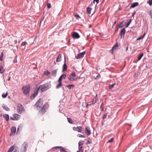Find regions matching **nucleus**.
<instances>
[{"mask_svg": "<svg viewBox=\"0 0 152 152\" xmlns=\"http://www.w3.org/2000/svg\"><path fill=\"white\" fill-rule=\"evenodd\" d=\"M50 87V84L46 83L40 86L39 88L38 89V90L40 91L41 92H42L46 91Z\"/></svg>", "mask_w": 152, "mask_h": 152, "instance_id": "1", "label": "nucleus"}, {"mask_svg": "<svg viewBox=\"0 0 152 152\" xmlns=\"http://www.w3.org/2000/svg\"><path fill=\"white\" fill-rule=\"evenodd\" d=\"M43 104V100L42 99H39L36 102L34 105V107L37 110H39L42 106Z\"/></svg>", "mask_w": 152, "mask_h": 152, "instance_id": "2", "label": "nucleus"}, {"mask_svg": "<svg viewBox=\"0 0 152 152\" xmlns=\"http://www.w3.org/2000/svg\"><path fill=\"white\" fill-rule=\"evenodd\" d=\"M76 77V75L75 72H72L69 75L68 80L71 81H76L77 80V78Z\"/></svg>", "mask_w": 152, "mask_h": 152, "instance_id": "3", "label": "nucleus"}, {"mask_svg": "<svg viewBox=\"0 0 152 152\" xmlns=\"http://www.w3.org/2000/svg\"><path fill=\"white\" fill-rule=\"evenodd\" d=\"M22 90L24 94L27 96L29 95L30 87L26 86H23L22 88Z\"/></svg>", "mask_w": 152, "mask_h": 152, "instance_id": "4", "label": "nucleus"}, {"mask_svg": "<svg viewBox=\"0 0 152 152\" xmlns=\"http://www.w3.org/2000/svg\"><path fill=\"white\" fill-rule=\"evenodd\" d=\"M17 112L20 114L25 111V110L23 106L20 104H18L17 107Z\"/></svg>", "mask_w": 152, "mask_h": 152, "instance_id": "5", "label": "nucleus"}, {"mask_svg": "<svg viewBox=\"0 0 152 152\" xmlns=\"http://www.w3.org/2000/svg\"><path fill=\"white\" fill-rule=\"evenodd\" d=\"M48 107V104H45L39 110V112L42 113V114H43L46 112V110H47Z\"/></svg>", "mask_w": 152, "mask_h": 152, "instance_id": "6", "label": "nucleus"}, {"mask_svg": "<svg viewBox=\"0 0 152 152\" xmlns=\"http://www.w3.org/2000/svg\"><path fill=\"white\" fill-rule=\"evenodd\" d=\"M15 149V150L13 152H18L19 151L18 148L16 146L15 144L9 148L8 152H12Z\"/></svg>", "mask_w": 152, "mask_h": 152, "instance_id": "7", "label": "nucleus"}, {"mask_svg": "<svg viewBox=\"0 0 152 152\" xmlns=\"http://www.w3.org/2000/svg\"><path fill=\"white\" fill-rule=\"evenodd\" d=\"M85 53L86 52L85 51H84L82 53L78 54L76 57V58L77 59H79L82 58L83 57Z\"/></svg>", "mask_w": 152, "mask_h": 152, "instance_id": "8", "label": "nucleus"}, {"mask_svg": "<svg viewBox=\"0 0 152 152\" xmlns=\"http://www.w3.org/2000/svg\"><path fill=\"white\" fill-rule=\"evenodd\" d=\"M82 129L81 126L74 127L73 128V129L74 131H77L79 132H82Z\"/></svg>", "mask_w": 152, "mask_h": 152, "instance_id": "9", "label": "nucleus"}, {"mask_svg": "<svg viewBox=\"0 0 152 152\" xmlns=\"http://www.w3.org/2000/svg\"><path fill=\"white\" fill-rule=\"evenodd\" d=\"M11 132L10 134V135H14L16 131V128L14 127H12L11 129Z\"/></svg>", "mask_w": 152, "mask_h": 152, "instance_id": "10", "label": "nucleus"}, {"mask_svg": "<svg viewBox=\"0 0 152 152\" xmlns=\"http://www.w3.org/2000/svg\"><path fill=\"white\" fill-rule=\"evenodd\" d=\"M85 133L88 135H90L91 134V132L89 127L87 126L86 127Z\"/></svg>", "mask_w": 152, "mask_h": 152, "instance_id": "11", "label": "nucleus"}, {"mask_svg": "<svg viewBox=\"0 0 152 152\" xmlns=\"http://www.w3.org/2000/svg\"><path fill=\"white\" fill-rule=\"evenodd\" d=\"M72 36L73 37L76 38H78L80 37L78 34L76 32H74L72 34Z\"/></svg>", "mask_w": 152, "mask_h": 152, "instance_id": "12", "label": "nucleus"}, {"mask_svg": "<svg viewBox=\"0 0 152 152\" xmlns=\"http://www.w3.org/2000/svg\"><path fill=\"white\" fill-rule=\"evenodd\" d=\"M66 62V58L65 57H64V63L63 65V67H62V71H65L66 70L67 68V66L66 64L65 63Z\"/></svg>", "mask_w": 152, "mask_h": 152, "instance_id": "13", "label": "nucleus"}, {"mask_svg": "<svg viewBox=\"0 0 152 152\" xmlns=\"http://www.w3.org/2000/svg\"><path fill=\"white\" fill-rule=\"evenodd\" d=\"M13 116L15 120H18L20 118V115L16 114H13Z\"/></svg>", "mask_w": 152, "mask_h": 152, "instance_id": "14", "label": "nucleus"}, {"mask_svg": "<svg viewBox=\"0 0 152 152\" xmlns=\"http://www.w3.org/2000/svg\"><path fill=\"white\" fill-rule=\"evenodd\" d=\"M97 100V95L96 94L95 97L93 99V100L92 101V103L89 104V105H91V104H95Z\"/></svg>", "mask_w": 152, "mask_h": 152, "instance_id": "15", "label": "nucleus"}, {"mask_svg": "<svg viewBox=\"0 0 152 152\" xmlns=\"http://www.w3.org/2000/svg\"><path fill=\"white\" fill-rule=\"evenodd\" d=\"M55 148H61L60 150V152H67V151L65 150L63 147H62L61 146H56L55 147L53 148L52 149H53Z\"/></svg>", "mask_w": 152, "mask_h": 152, "instance_id": "16", "label": "nucleus"}, {"mask_svg": "<svg viewBox=\"0 0 152 152\" xmlns=\"http://www.w3.org/2000/svg\"><path fill=\"white\" fill-rule=\"evenodd\" d=\"M126 32L125 28H123L122 29L120 32L121 37H122V36H124Z\"/></svg>", "mask_w": 152, "mask_h": 152, "instance_id": "17", "label": "nucleus"}, {"mask_svg": "<svg viewBox=\"0 0 152 152\" xmlns=\"http://www.w3.org/2000/svg\"><path fill=\"white\" fill-rule=\"evenodd\" d=\"M119 48V46L118 45V43L117 42L115 45H114L113 48H112V51H113L114 50H116V49H118Z\"/></svg>", "mask_w": 152, "mask_h": 152, "instance_id": "18", "label": "nucleus"}, {"mask_svg": "<svg viewBox=\"0 0 152 152\" xmlns=\"http://www.w3.org/2000/svg\"><path fill=\"white\" fill-rule=\"evenodd\" d=\"M61 54H59L58 57H57L56 59V62H58L60 61H61Z\"/></svg>", "mask_w": 152, "mask_h": 152, "instance_id": "19", "label": "nucleus"}, {"mask_svg": "<svg viewBox=\"0 0 152 152\" xmlns=\"http://www.w3.org/2000/svg\"><path fill=\"white\" fill-rule=\"evenodd\" d=\"M139 5V3L138 2H136L133 3L132 4L131 7L132 8H134L138 6Z\"/></svg>", "mask_w": 152, "mask_h": 152, "instance_id": "20", "label": "nucleus"}, {"mask_svg": "<svg viewBox=\"0 0 152 152\" xmlns=\"http://www.w3.org/2000/svg\"><path fill=\"white\" fill-rule=\"evenodd\" d=\"M23 145V149L26 150L28 147V143L26 142H24Z\"/></svg>", "mask_w": 152, "mask_h": 152, "instance_id": "21", "label": "nucleus"}, {"mask_svg": "<svg viewBox=\"0 0 152 152\" xmlns=\"http://www.w3.org/2000/svg\"><path fill=\"white\" fill-rule=\"evenodd\" d=\"M3 117L7 121H8L9 120V116L8 115L4 114L3 115Z\"/></svg>", "mask_w": 152, "mask_h": 152, "instance_id": "22", "label": "nucleus"}, {"mask_svg": "<svg viewBox=\"0 0 152 152\" xmlns=\"http://www.w3.org/2000/svg\"><path fill=\"white\" fill-rule=\"evenodd\" d=\"M57 69H55L53 70L52 72V75L54 77H55L56 75L57 72Z\"/></svg>", "mask_w": 152, "mask_h": 152, "instance_id": "23", "label": "nucleus"}, {"mask_svg": "<svg viewBox=\"0 0 152 152\" xmlns=\"http://www.w3.org/2000/svg\"><path fill=\"white\" fill-rule=\"evenodd\" d=\"M2 107L6 111H9L10 110L9 108L7 107V106L4 104L2 105Z\"/></svg>", "mask_w": 152, "mask_h": 152, "instance_id": "24", "label": "nucleus"}, {"mask_svg": "<svg viewBox=\"0 0 152 152\" xmlns=\"http://www.w3.org/2000/svg\"><path fill=\"white\" fill-rule=\"evenodd\" d=\"M92 10V8L89 7H88L87 8V12L88 14H90L91 13V11Z\"/></svg>", "mask_w": 152, "mask_h": 152, "instance_id": "25", "label": "nucleus"}, {"mask_svg": "<svg viewBox=\"0 0 152 152\" xmlns=\"http://www.w3.org/2000/svg\"><path fill=\"white\" fill-rule=\"evenodd\" d=\"M5 69H4L3 67L2 66H0V72L1 73H4Z\"/></svg>", "mask_w": 152, "mask_h": 152, "instance_id": "26", "label": "nucleus"}, {"mask_svg": "<svg viewBox=\"0 0 152 152\" xmlns=\"http://www.w3.org/2000/svg\"><path fill=\"white\" fill-rule=\"evenodd\" d=\"M145 34H146V33H145L142 35L140 37H139L137 39V40H139L141 39H143V38L145 37Z\"/></svg>", "mask_w": 152, "mask_h": 152, "instance_id": "27", "label": "nucleus"}, {"mask_svg": "<svg viewBox=\"0 0 152 152\" xmlns=\"http://www.w3.org/2000/svg\"><path fill=\"white\" fill-rule=\"evenodd\" d=\"M84 142L83 141H80L78 143L79 148L80 147V146L83 145L84 144ZM81 147H82V146H81Z\"/></svg>", "mask_w": 152, "mask_h": 152, "instance_id": "28", "label": "nucleus"}, {"mask_svg": "<svg viewBox=\"0 0 152 152\" xmlns=\"http://www.w3.org/2000/svg\"><path fill=\"white\" fill-rule=\"evenodd\" d=\"M77 152H83V147H80L79 150L77 151Z\"/></svg>", "mask_w": 152, "mask_h": 152, "instance_id": "29", "label": "nucleus"}, {"mask_svg": "<svg viewBox=\"0 0 152 152\" xmlns=\"http://www.w3.org/2000/svg\"><path fill=\"white\" fill-rule=\"evenodd\" d=\"M59 83L58 85H57L56 86V88H58L62 85V82H58Z\"/></svg>", "mask_w": 152, "mask_h": 152, "instance_id": "30", "label": "nucleus"}, {"mask_svg": "<svg viewBox=\"0 0 152 152\" xmlns=\"http://www.w3.org/2000/svg\"><path fill=\"white\" fill-rule=\"evenodd\" d=\"M66 87L68 88L70 90L72 86H74V85H68L66 86Z\"/></svg>", "mask_w": 152, "mask_h": 152, "instance_id": "31", "label": "nucleus"}, {"mask_svg": "<svg viewBox=\"0 0 152 152\" xmlns=\"http://www.w3.org/2000/svg\"><path fill=\"white\" fill-rule=\"evenodd\" d=\"M8 94V93L7 92L6 94L3 93L2 94V97L4 98H5L7 97Z\"/></svg>", "mask_w": 152, "mask_h": 152, "instance_id": "32", "label": "nucleus"}, {"mask_svg": "<svg viewBox=\"0 0 152 152\" xmlns=\"http://www.w3.org/2000/svg\"><path fill=\"white\" fill-rule=\"evenodd\" d=\"M143 53H141L140 54V55L138 57V60H137L138 61H139L141 59V58L143 56Z\"/></svg>", "mask_w": 152, "mask_h": 152, "instance_id": "33", "label": "nucleus"}, {"mask_svg": "<svg viewBox=\"0 0 152 152\" xmlns=\"http://www.w3.org/2000/svg\"><path fill=\"white\" fill-rule=\"evenodd\" d=\"M67 120L71 124H72L73 123V122L72 120L69 118H67Z\"/></svg>", "mask_w": 152, "mask_h": 152, "instance_id": "34", "label": "nucleus"}, {"mask_svg": "<svg viewBox=\"0 0 152 152\" xmlns=\"http://www.w3.org/2000/svg\"><path fill=\"white\" fill-rule=\"evenodd\" d=\"M114 140V138L113 137L110 140H109L108 142L107 143H111Z\"/></svg>", "mask_w": 152, "mask_h": 152, "instance_id": "35", "label": "nucleus"}, {"mask_svg": "<svg viewBox=\"0 0 152 152\" xmlns=\"http://www.w3.org/2000/svg\"><path fill=\"white\" fill-rule=\"evenodd\" d=\"M87 142L89 144H90L92 143V140L90 137L88 138L87 140Z\"/></svg>", "mask_w": 152, "mask_h": 152, "instance_id": "36", "label": "nucleus"}, {"mask_svg": "<svg viewBox=\"0 0 152 152\" xmlns=\"http://www.w3.org/2000/svg\"><path fill=\"white\" fill-rule=\"evenodd\" d=\"M27 44L28 43L26 42H22V44H21V46H25L26 45H27Z\"/></svg>", "mask_w": 152, "mask_h": 152, "instance_id": "37", "label": "nucleus"}, {"mask_svg": "<svg viewBox=\"0 0 152 152\" xmlns=\"http://www.w3.org/2000/svg\"><path fill=\"white\" fill-rule=\"evenodd\" d=\"M147 3L150 6L152 5V0H149L147 1Z\"/></svg>", "mask_w": 152, "mask_h": 152, "instance_id": "38", "label": "nucleus"}, {"mask_svg": "<svg viewBox=\"0 0 152 152\" xmlns=\"http://www.w3.org/2000/svg\"><path fill=\"white\" fill-rule=\"evenodd\" d=\"M50 73V72L48 71H45L44 72V74L45 75H48Z\"/></svg>", "mask_w": 152, "mask_h": 152, "instance_id": "39", "label": "nucleus"}, {"mask_svg": "<svg viewBox=\"0 0 152 152\" xmlns=\"http://www.w3.org/2000/svg\"><path fill=\"white\" fill-rule=\"evenodd\" d=\"M66 77V75L65 74H63L60 77H61L62 79H65V77Z\"/></svg>", "mask_w": 152, "mask_h": 152, "instance_id": "40", "label": "nucleus"}, {"mask_svg": "<svg viewBox=\"0 0 152 152\" xmlns=\"http://www.w3.org/2000/svg\"><path fill=\"white\" fill-rule=\"evenodd\" d=\"M131 21H132V20L131 19L129 20V22H128V23L126 25V28H127L128 27L129 25H130V23H131Z\"/></svg>", "mask_w": 152, "mask_h": 152, "instance_id": "41", "label": "nucleus"}, {"mask_svg": "<svg viewBox=\"0 0 152 152\" xmlns=\"http://www.w3.org/2000/svg\"><path fill=\"white\" fill-rule=\"evenodd\" d=\"M3 53L2 52V53L1 54V56H0V61H2L3 60L2 58H3Z\"/></svg>", "mask_w": 152, "mask_h": 152, "instance_id": "42", "label": "nucleus"}, {"mask_svg": "<svg viewBox=\"0 0 152 152\" xmlns=\"http://www.w3.org/2000/svg\"><path fill=\"white\" fill-rule=\"evenodd\" d=\"M47 7L48 8H50L51 7V4L50 3H48L47 4Z\"/></svg>", "mask_w": 152, "mask_h": 152, "instance_id": "43", "label": "nucleus"}, {"mask_svg": "<svg viewBox=\"0 0 152 152\" xmlns=\"http://www.w3.org/2000/svg\"><path fill=\"white\" fill-rule=\"evenodd\" d=\"M115 85V83H114L113 84L110 85L109 86V88H112L113 87V86H114V85Z\"/></svg>", "mask_w": 152, "mask_h": 152, "instance_id": "44", "label": "nucleus"}, {"mask_svg": "<svg viewBox=\"0 0 152 152\" xmlns=\"http://www.w3.org/2000/svg\"><path fill=\"white\" fill-rule=\"evenodd\" d=\"M78 136L79 137H85V136L83 135H81L80 134H78Z\"/></svg>", "mask_w": 152, "mask_h": 152, "instance_id": "45", "label": "nucleus"}, {"mask_svg": "<svg viewBox=\"0 0 152 152\" xmlns=\"http://www.w3.org/2000/svg\"><path fill=\"white\" fill-rule=\"evenodd\" d=\"M107 113L104 114L103 116V119H104L105 118L107 117Z\"/></svg>", "mask_w": 152, "mask_h": 152, "instance_id": "46", "label": "nucleus"}, {"mask_svg": "<svg viewBox=\"0 0 152 152\" xmlns=\"http://www.w3.org/2000/svg\"><path fill=\"white\" fill-rule=\"evenodd\" d=\"M99 0H94L93 2L94 4H95V2H96V4L98 3Z\"/></svg>", "mask_w": 152, "mask_h": 152, "instance_id": "47", "label": "nucleus"}, {"mask_svg": "<svg viewBox=\"0 0 152 152\" xmlns=\"http://www.w3.org/2000/svg\"><path fill=\"white\" fill-rule=\"evenodd\" d=\"M149 15L150 16L151 18H152V10H151L149 13Z\"/></svg>", "mask_w": 152, "mask_h": 152, "instance_id": "48", "label": "nucleus"}, {"mask_svg": "<svg viewBox=\"0 0 152 152\" xmlns=\"http://www.w3.org/2000/svg\"><path fill=\"white\" fill-rule=\"evenodd\" d=\"M123 26L122 25V23H120V25L119 26V28H121Z\"/></svg>", "mask_w": 152, "mask_h": 152, "instance_id": "49", "label": "nucleus"}, {"mask_svg": "<svg viewBox=\"0 0 152 152\" xmlns=\"http://www.w3.org/2000/svg\"><path fill=\"white\" fill-rule=\"evenodd\" d=\"M26 150L23 148L20 150V152H26Z\"/></svg>", "mask_w": 152, "mask_h": 152, "instance_id": "50", "label": "nucleus"}, {"mask_svg": "<svg viewBox=\"0 0 152 152\" xmlns=\"http://www.w3.org/2000/svg\"><path fill=\"white\" fill-rule=\"evenodd\" d=\"M62 79L61 77H59V79L58 80V82H61V80Z\"/></svg>", "mask_w": 152, "mask_h": 152, "instance_id": "51", "label": "nucleus"}, {"mask_svg": "<svg viewBox=\"0 0 152 152\" xmlns=\"http://www.w3.org/2000/svg\"><path fill=\"white\" fill-rule=\"evenodd\" d=\"M62 79L61 77H59V79L58 80V82H61V80Z\"/></svg>", "mask_w": 152, "mask_h": 152, "instance_id": "52", "label": "nucleus"}, {"mask_svg": "<svg viewBox=\"0 0 152 152\" xmlns=\"http://www.w3.org/2000/svg\"><path fill=\"white\" fill-rule=\"evenodd\" d=\"M75 16L76 18H77V17L78 18H80L79 16L78 15H77V14L75 15ZM77 19H78V18H77Z\"/></svg>", "mask_w": 152, "mask_h": 152, "instance_id": "53", "label": "nucleus"}, {"mask_svg": "<svg viewBox=\"0 0 152 152\" xmlns=\"http://www.w3.org/2000/svg\"><path fill=\"white\" fill-rule=\"evenodd\" d=\"M128 48H128V46H127V47H126V51H127L128 50Z\"/></svg>", "mask_w": 152, "mask_h": 152, "instance_id": "54", "label": "nucleus"}, {"mask_svg": "<svg viewBox=\"0 0 152 152\" xmlns=\"http://www.w3.org/2000/svg\"><path fill=\"white\" fill-rule=\"evenodd\" d=\"M10 119L11 120H15L14 118H12L11 117H10Z\"/></svg>", "mask_w": 152, "mask_h": 152, "instance_id": "55", "label": "nucleus"}, {"mask_svg": "<svg viewBox=\"0 0 152 152\" xmlns=\"http://www.w3.org/2000/svg\"><path fill=\"white\" fill-rule=\"evenodd\" d=\"M10 78H11V77H9L8 80V81H9L10 80Z\"/></svg>", "mask_w": 152, "mask_h": 152, "instance_id": "56", "label": "nucleus"}, {"mask_svg": "<svg viewBox=\"0 0 152 152\" xmlns=\"http://www.w3.org/2000/svg\"><path fill=\"white\" fill-rule=\"evenodd\" d=\"M134 14H135V13H133L132 15H134Z\"/></svg>", "mask_w": 152, "mask_h": 152, "instance_id": "57", "label": "nucleus"}, {"mask_svg": "<svg viewBox=\"0 0 152 152\" xmlns=\"http://www.w3.org/2000/svg\"><path fill=\"white\" fill-rule=\"evenodd\" d=\"M41 21L40 22V24H41Z\"/></svg>", "mask_w": 152, "mask_h": 152, "instance_id": "58", "label": "nucleus"}, {"mask_svg": "<svg viewBox=\"0 0 152 152\" xmlns=\"http://www.w3.org/2000/svg\"><path fill=\"white\" fill-rule=\"evenodd\" d=\"M19 129V128H18V130Z\"/></svg>", "mask_w": 152, "mask_h": 152, "instance_id": "59", "label": "nucleus"}]
</instances>
